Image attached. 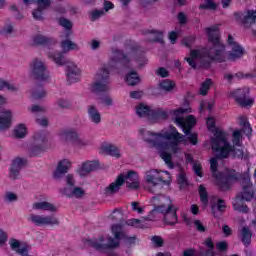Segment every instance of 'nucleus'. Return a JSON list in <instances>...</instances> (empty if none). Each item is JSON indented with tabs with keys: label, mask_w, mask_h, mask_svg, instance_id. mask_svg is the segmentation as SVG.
Listing matches in <instances>:
<instances>
[{
	"label": "nucleus",
	"mask_w": 256,
	"mask_h": 256,
	"mask_svg": "<svg viewBox=\"0 0 256 256\" xmlns=\"http://www.w3.org/2000/svg\"><path fill=\"white\" fill-rule=\"evenodd\" d=\"M212 213L214 217H219V214L222 215L227 209V205H225V200L219 199L217 204L211 205Z\"/></svg>",
	"instance_id": "obj_32"
},
{
	"label": "nucleus",
	"mask_w": 256,
	"mask_h": 256,
	"mask_svg": "<svg viewBox=\"0 0 256 256\" xmlns=\"http://www.w3.org/2000/svg\"><path fill=\"white\" fill-rule=\"evenodd\" d=\"M125 183L128 191H137V189L141 187V183L139 182V174L134 170H130L126 174L118 175L116 181L112 182L108 187L105 188L104 194L107 197L115 195V193H118Z\"/></svg>",
	"instance_id": "obj_9"
},
{
	"label": "nucleus",
	"mask_w": 256,
	"mask_h": 256,
	"mask_svg": "<svg viewBox=\"0 0 256 256\" xmlns=\"http://www.w3.org/2000/svg\"><path fill=\"white\" fill-rule=\"evenodd\" d=\"M144 221H147L145 218L143 220L139 219H129L126 221V224H128L130 227H136L137 229H144L145 225L143 224Z\"/></svg>",
	"instance_id": "obj_44"
},
{
	"label": "nucleus",
	"mask_w": 256,
	"mask_h": 256,
	"mask_svg": "<svg viewBox=\"0 0 256 256\" xmlns=\"http://www.w3.org/2000/svg\"><path fill=\"white\" fill-rule=\"evenodd\" d=\"M203 166H201V164L199 163H194L193 165V171L194 173L198 176V177H203Z\"/></svg>",
	"instance_id": "obj_59"
},
{
	"label": "nucleus",
	"mask_w": 256,
	"mask_h": 256,
	"mask_svg": "<svg viewBox=\"0 0 256 256\" xmlns=\"http://www.w3.org/2000/svg\"><path fill=\"white\" fill-rule=\"evenodd\" d=\"M60 139L65 143H74V145L78 147H87V145H89V141L81 138L77 130L73 128L62 130L60 132Z\"/></svg>",
	"instance_id": "obj_16"
},
{
	"label": "nucleus",
	"mask_w": 256,
	"mask_h": 256,
	"mask_svg": "<svg viewBox=\"0 0 256 256\" xmlns=\"http://www.w3.org/2000/svg\"><path fill=\"white\" fill-rule=\"evenodd\" d=\"M204 245L208 249L200 250L199 256H215V244L213 243V239L207 238L204 242Z\"/></svg>",
	"instance_id": "obj_30"
},
{
	"label": "nucleus",
	"mask_w": 256,
	"mask_h": 256,
	"mask_svg": "<svg viewBox=\"0 0 256 256\" xmlns=\"http://www.w3.org/2000/svg\"><path fill=\"white\" fill-rule=\"evenodd\" d=\"M241 241L245 245V247H249L251 245V237H253V232H251V229L249 227H243L241 230Z\"/></svg>",
	"instance_id": "obj_38"
},
{
	"label": "nucleus",
	"mask_w": 256,
	"mask_h": 256,
	"mask_svg": "<svg viewBox=\"0 0 256 256\" xmlns=\"http://www.w3.org/2000/svg\"><path fill=\"white\" fill-rule=\"evenodd\" d=\"M88 119L94 125H99L101 123V112L97 109L95 105H89L87 107Z\"/></svg>",
	"instance_id": "obj_24"
},
{
	"label": "nucleus",
	"mask_w": 256,
	"mask_h": 256,
	"mask_svg": "<svg viewBox=\"0 0 256 256\" xmlns=\"http://www.w3.org/2000/svg\"><path fill=\"white\" fill-rule=\"evenodd\" d=\"M98 101L100 105H103L104 107H113V97H111L109 93L100 94V96H98Z\"/></svg>",
	"instance_id": "obj_39"
},
{
	"label": "nucleus",
	"mask_w": 256,
	"mask_h": 256,
	"mask_svg": "<svg viewBox=\"0 0 256 256\" xmlns=\"http://www.w3.org/2000/svg\"><path fill=\"white\" fill-rule=\"evenodd\" d=\"M208 41L212 47L201 50H191L190 57L185 58L192 69H209L213 61L223 63L225 61V45L221 43L219 37V27H209L206 29Z\"/></svg>",
	"instance_id": "obj_3"
},
{
	"label": "nucleus",
	"mask_w": 256,
	"mask_h": 256,
	"mask_svg": "<svg viewBox=\"0 0 256 256\" xmlns=\"http://www.w3.org/2000/svg\"><path fill=\"white\" fill-rule=\"evenodd\" d=\"M239 125L242 127V133H244L246 137H251L253 134V128H251V124H249V121L245 117L241 116L239 118Z\"/></svg>",
	"instance_id": "obj_33"
},
{
	"label": "nucleus",
	"mask_w": 256,
	"mask_h": 256,
	"mask_svg": "<svg viewBox=\"0 0 256 256\" xmlns=\"http://www.w3.org/2000/svg\"><path fill=\"white\" fill-rule=\"evenodd\" d=\"M24 5H33V3H36L37 5H40V7H43L45 5H48V0H23Z\"/></svg>",
	"instance_id": "obj_50"
},
{
	"label": "nucleus",
	"mask_w": 256,
	"mask_h": 256,
	"mask_svg": "<svg viewBox=\"0 0 256 256\" xmlns=\"http://www.w3.org/2000/svg\"><path fill=\"white\" fill-rule=\"evenodd\" d=\"M205 4H201L199 9H210L211 11H215L217 9V4L213 2V0H205Z\"/></svg>",
	"instance_id": "obj_49"
},
{
	"label": "nucleus",
	"mask_w": 256,
	"mask_h": 256,
	"mask_svg": "<svg viewBox=\"0 0 256 256\" xmlns=\"http://www.w3.org/2000/svg\"><path fill=\"white\" fill-rule=\"evenodd\" d=\"M9 87V82L3 79H0V91ZM7 97L0 94V131H5L11 127V121L13 119V112L11 110H5L2 107L7 105Z\"/></svg>",
	"instance_id": "obj_10"
},
{
	"label": "nucleus",
	"mask_w": 256,
	"mask_h": 256,
	"mask_svg": "<svg viewBox=\"0 0 256 256\" xmlns=\"http://www.w3.org/2000/svg\"><path fill=\"white\" fill-rule=\"evenodd\" d=\"M136 115H138V117L148 119V121H157L159 119L165 120L169 117L167 111L162 108L151 109V106L144 103H140L136 106Z\"/></svg>",
	"instance_id": "obj_11"
},
{
	"label": "nucleus",
	"mask_w": 256,
	"mask_h": 256,
	"mask_svg": "<svg viewBox=\"0 0 256 256\" xmlns=\"http://www.w3.org/2000/svg\"><path fill=\"white\" fill-rule=\"evenodd\" d=\"M243 25H256V10H248L242 19Z\"/></svg>",
	"instance_id": "obj_37"
},
{
	"label": "nucleus",
	"mask_w": 256,
	"mask_h": 256,
	"mask_svg": "<svg viewBox=\"0 0 256 256\" xmlns=\"http://www.w3.org/2000/svg\"><path fill=\"white\" fill-rule=\"evenodd\" d=\"M235 146H231V150L230 153H232V156L234 159H249V155L245 154V151H243V148L241 146L236 145Z\"/></svg>",
	"instance_id": "obj_36"
},
{
	"label": "nucleus",
	"mask_w": 256,
	"mask_h": 256,
	"mask_svg": "<svg viewBox=\"0 0 256 256\" xmlns=\"http://www.w3.org/2000/svg\"><path fill=\"white\" fill-rule=\"evenodd\" d=\"M66 77L69 85L77 83L81 79V70L73 63L68 64L66 67Z\"/></svg>",
	"instance_id": "obj_21"
},
{
	"label": "nucleus",
	"mask_w": 256,
	"mask_h": 256,
	"mask_svg": "<svg viewBox=\"0 0 256 256\" xmlns=\"http://www.w3.org/2000/svg\"><path fill=\"white\" fill-rule=\"evenodd\" d=\"M194 226L196 227V231H198L199 233H205V231H207V227L203 225V222H201V220H195Z\"/></svg>",
	"instance_id": "obj_57"
},
{
	"label": "nucleus",
	"mask_w": 256,
	"mask_h": 256,
	"mask_svg": "<svg viewBox=\"0 0 256 256\" xmlns=\"http://www.w3.org/2000/svg\"><path fill=\"white\" fill-rule=\"evenodd\" d=\"M185 113H191V108H179L173 110L174 123H176L178 127H182L183 133L188 134L189 131H191L193 127H195L197 120L195 119V116L189 115L185 122V118H183L182 116Z\"/></svg>",
	"instance_id": "obj_12"
},
{
	"label": "nucleus",
	"mask_w": 256,
	"mask_h": 256,
	"mask_svg": "<svg viewBox=\"0 0 256 256\" xmlns=\"http://www.w3.org/2000/svg\"><path fill=\"white\" fill-rule=\"evenodd\" d=\"M105 15L104 10H94L91 12V21H97V19H101Z\"/></svg>",
	"instance_id": "obj_54"
},
{
	"label": "nucleus",
	"mask_w": 256,
	"mask_h": 256,
	"mask_svg": "<svg viewBox=\"0 0 256 256\" xmlns=\"http://www.w3.org/2000/svg\"><path fill=\"white\" fill-rule=\"evenodd\" d=\"M216 249H217L218 251H221V252L223 253V252L227 251V249H229V244H227L226 241L218 242V243L216 244Z\"/></svg>",
	"instance_id": "obj_58"
},
{
	"label": "nucleus",
	"mask_w": 256,
	"mask_h": 256,
	"mask_svg": "<svg viewBox=\"0 0 256 256\" xmlns=\"http://www.w3.org/2000/svg\"><path fill=\"white\" fill-rule=\"evenodd\" d=\"M211 149L215 152V157L210 159V169L213 177L217 179L218 186L221 191V184L227 179L229 172L236 171L235 169H226L225 172H217L219 160L227 159L231 153V144L227 141V133L216 130L214 137L211 139Z\"/></svg>",
	"instance_id": "obj_5"
},
{
	"label": "nucleus",
	"mask_w": 256,
	"mask_h": 256,
	"mask_svg": "<svg viewBox=\"0 0 256 256\" xmlns=\"http://www.w3.org/2000/svg\"><path fill=\"white\" fill-rule=\"evenodd\" d=\"M4 201L6 203H13V201H17V194L13 192H6L4 195Z\"/></svg>",
	"instance_id": "obj_52"
},
{
	"label": "nucleus",
	"mask_w": 256,
	"mask_h": 256,
	"mask_svg": "<svg viewBox=\"0 0 256 256\" xmlns=\"http://www.w3.org/2000/svg\"><path fill=\"white\" fill-rule=\"evenodd\" d=\"M33 42L35 45H42L43 47H51L57 44V40L49 36H44L42 34H37L33 37Z\"/></svg>",
	"instance_id": "obj_22"
},
{
	"label": "nucleus",
	"mask_w": 256,
	"mask_h": 256,
	"mask_svg": "<svg viewBox=\"0 0 256 256\" xmlns=\"http://www.w3.org/2000/svg\"><path fill=\"white\" fill-rule=\"evenodd\" d=\"M139 55V48L132 46L130 50L124 52L123 50L113 51V55L107 64V67L96 74L95 81L91 86L92 93L101 96L111 91V81L109 80V73L111 69H117L118 71H125L131 69V58Z\"/></svg>",
	"instance_id": "obj_2"
},
{
	"label": "nucleus",
	"mask_w": 256,
	"mask_h": 256,
	"mask_svg": "<svg viewBox=\"0 0 256 256\" xmlns=\"http://www.w3.org/2000/svg\"><path fill=\"white\" fill-rule=\"evenodd\" d=\"M110 219L114 222L120 223L123 226L125 220H123V213L115 209L110 215Z\"/></svg>",
	"instance_id": "obj_46"
},
{
	"label": "nucleus",
	"mask_w": 256,
	"mask_h": 256,
	"mask_svg": "<svg viewBox=\"0 0 256 256\" xmlns=\"http://www.w3.org/2000/svg\"><path fill=\"white\" fill-rule=\"evenodd\" d=\"M232 181H239L242 187V192L236 196L233 202L234 211H238V213H249V207L243 204V201H251L255 195L249 172L239 173L234 170L228 172L227 178L220 184L221 191H229Z\"/></svg>",
	"instance_id": "obj_4"
},
{
	"label": "nucleus",
	"mask_w": 256,
	"mask_h": 256,
	"mask_svg": "<svg viewBox=\"0 0 256 256\" xmlns=\"http://www.w3.org/2000/svg\"><path fill=\"white\" fill-rule=\"evenodd\" d=\"M69 169H71V161L68 159L60 160L53 172V179L66 183L67 187L61 189L60 193H63V195L69 198L75 197L76 199H81L85 195V190L81 187H75V177L73 174H67L69 173Z\"/></svg>",
	"instance_id": "obj_8"
},
{
	"label": "nucleus",
	"mask_w": 256,
	"mask_h": 256,
	"mask_svg": "<svg viewBox=\"0 0 256 256\" xmlns=\"http://www.w3.org/2000/svg\"><path fill=\"white\" fill-rule=\"evenodd\" d=\"M97 169H99V161H97V160L86 161V162L82 163L81 167H79L76 170V173L80 177H87V175H89V173H91L93 171H97Z\"/></svg>",
	"instance_id": "obj_20"
},
{
	"label": "nucleus",
	"mask_w": 256,
	"mask_h": 256,
	"mask_svg": "<svg viewBox=\"0 0 256 256\" xmlns=\"http://www.w3.org/2000/svg\"><path fill=\"white\" fill-rule=\"evenodd\" d=\"M171 131L155 133L147 131L145 128L140 129L143 141L148 143L151 149H156L160 153L161 159L168 165L169 169H173L175 164L171 153H179V143H186L185 135L179 133L175 126H170ZM168 151H171L169 153Z\"/></svg>",
	"instance_id": "obj_1"
},
{
	"label": "nucleus",
	"mask_w": 256,
	"mask_h": 256,
	"mask_svg": "<svg viewBox=\"0 0 256 256\" xmlns=\"http://www.w3.org/2000/svg\"><path fill=\"white\" fill-rule=\"evenodd\" d=\"M29 223H32V225H35L36 227H45V226H51L53 225H60L61 222H59V218L55 216H45V215H39L35 213H31L28 216Z\"/></svg>",
	"instance_id": "obj_17"
},
{
	"label": "nucleus",
	"mask_w": 256,
	"mask_h": 256,
	"mask_svg": "<svg viewBox=\"0 0 256 256\" xmlns=\"http://www.w3.org/2000/svg\"><path fill=\"white\" fill-rule=\"evenodd\" d=\"M31 67V77L36 81H48L49 70H47V65L45 62L34 59L30 65Z\"/></svg>",
	"instance_id": "obj_15"
},
{
	"label": "nucleus",
	"mask_w": 256,
	"mask_h": 256,
	"mask_svg": "<svg viewBox=\"0 0 256 256\" xmlns=\"http://www.w3.org/2000/svg\"><path fill=\"white\" fill-rule=\"evenodd\" d=\"M60 46L63 53H69V51H79V45L69 39L62 40Z\"/></svg>",
	"instance_id": "obj_31"
},
{
	"label": "nucleus",
	"mask_w": 256,
	"mask_h": 256,
	"mask_svg": "<svg viewBox=\"0 0 256 256\" xmlns=\"http://www.w3.org/2000/svg\"><path fill=\"white\" fill-rule=\"evenodd\" d=\"M26 135L27 127L25 126V124H19L18 126H16V128L14 129V137H16V139H24Z\"/></svg>",
	"instance_id": "obj_40"
},
{
	"label": "nucleus",
	"mask_w": 256,
	"mask_h": 256,
	"mask_svg": "<svg viewBox=\"0 0 256 256\" xmlns=\"http://www.w3.org/2000/svg\"><path fill=\"white\" fill-rule=\"evenodd\" d=\"M193 43H195V36H187L182 39V44L188 49H191V45H193Z\"/></svg>",
	"instance_id": "obj_51"
},
{
	"label": "nucleus",
	"mask_w": 256,
	"mask_h": 256,
	"mask_svg": "<svg viewBox=\"0 0 256 256\" xmlns=\"http://www.w3.org/2000/svg\"><path fill=\"white\" fill-rule=\"evenodd\" d=\"M184 134L186 135V137H185L186 142H182V143H184V145H187V141H190L191 145H197V143H198L197 133L188 131V133H184Z\"/></svg>",
	"instance_id": "obj_45"
},
{
	"label": "nucleus",
	"mask_w": 256,
	"mask_h": 256,
	"mask_svg": "<svg viewBox=\"0 0 256 256\" xmlns=\"http://www.w3.org/2000/svg\"><path fill=\"white\" fill-rule=\"evenodd\" d=\"M232 137H233L234 145H239V143L241 142V131L239 130L234 131L232 134Z\"/></svg>",
	"instance_id": "obj_62"
},
{
	"label": "nucleus",
	"mask_w": 256,
	"mask_h": 256,
	"mask_svg": "<svg viewBox=\"0 0 256 256\" xmlns=\"http://www.w3.org/2000/svg\"><path fill=\"white\" fill-rule=\"evenodd\" d=\"M25 165H27V159H25V158H15L12 161V164H11L10 168L21 172V169H23V167H25Z\"/></svg>",
	"instance_id": "obj_41"
},
{
	"label": "nucleus",
	"mask_w": 256,
	"mask_h": 256,
	"mask_svg": "<svg viewBox=\"0 0 256 256\" xmlns=\"http://www.w3.org/2000/svg\"><path fill=\"white\" fill-rule=\"evenodd\" d=\"M51 6V0H48V4L46 5H38L37 9H35L32 12V16L36 21H43V12L46 11V9H49V7Z\"/></svg>",
	"instance_id": "obj_34"
},
{
	"label": "nucleus",
	"mask_w": 256,
	"mask_h": 256,
	"mask_svg": "<svg viewBox=\"0 0 256 256\" xmlns=\"http://www.w3.org/2000/svg\"><path fill=\"white\" fill-rule=\"evenodd\" d=\"M228 45L232 47V51L229 53L230 61H236V59H241L245 55V50L239 43L235 42V39L231 34L228 35Z\"/></svg>",
	"instance_id": "obj_19"
},
{
	"label": "nucleus",
	"mask_w": 256,
	"mask_h": 256,
	"mask_svg": "<svg viewBox=\"0 0 256 256\" xmlns=\"http://www.w3.org/2000/svg\"><path fill=\"white\" fill-rule=\"evenodd\" d=\"M58 23L60 25V27H64V29L71 31V29L73 28V24L70 22L69 19L67 18H59Z\"/></svg>",
	"instance_id": "obj_47"
},
{
	"label": "nucleus",
	"mask_w": 256,
	"mask_h": 256,
	"mask_svg": "<svg viewBox=\"0 0 256 256\" xmlns=\"http://www.w3.org/2000/svg\"><path fill=\"white\" fill-rule=\"evenodd\" d=\"M213 81L211 80V78H207L202 84L201 87L199 89V95H207V93L209 92V89H211V85H212Z\"/></svg>",
	"instance_id": "obj_43"
},
{
	"label": "nucleus",
	"mask_w": 256,
	"mask_h": 256,
	"mask_svg": "<svg viewBox=\"0 0 256 256\" xmlns=\"http://www.w3.org/2000/svg\"><path fill=\"white\" fill-rule=\"evenodd\" d=\"M198 193L200 195V201L203 205L209 204V194L207 193V189L202 184L198 188Z\"/></svg>",
	"instance_id": "obj_42"
},
{
	"label": "nucleus",
	"mask_w": 256,
	"mask_h": 256,
	"mask_svg": "<svg viewBox=\"0 0 256 256\" xmlns=\"http://www.w3.org/2000/svg\"><path fill=\"white\" fill-rule=\"evenodd\" d=\"M112 234L114 236L107 237V243H105V237L100 236L98 238L87 239L85 244L94 251H98L99 253H108V251H113L115 249H119L121 243L119 241H123L125 245L131 247V245H135V240L137 239L135 236L129 237L125 232H123V226L121 224L112 225Z\"/></svg>",
	"instance_id": "obj_6"
},
{
	"label": "nucleus",
	"mask_w": 256,
	"mask_h": 256,
	"mask_svg": "<svg viewBox=\"0 0 256 256\" xmlns=\"http://www.w3.org/2000/svg\"><path fill=\"white\" fill-rule=\"evenodd\" d=\"M125 81L130 87H135L141 83V78L137 71H130L126 74Z\"/></svg>",
	"instance_id": "obj_29"
},
{
	"label": "nucleus",
	"mask_w": 256,
	"mask_h": 256,
	"mask_svg": "<svg viewBox=\"0 0 256 256\" xmlns=\"http://www.w3.org/2000/svg\"><path fill=\"white\" fill-rule=\"evenodd\" d=\"M10 179L12 181H17V179H21V172L19 170H15L14 168H10Z\"/></svg>",
	"instance_id": "obj_56"
},
{
	"label": "nucleus",
	"mask_w": 256,
	"mask_h": 256,
	"mask_svg": "<svg viewBox=\"0 0 256 256\" xmlns=\"http://www.w3.org/2000/svg\"><path fill=\"white\" fill-rule=\"evenodd\" d=\"M47 135V131H39L34 134V142L28 150L29 157H39L47 151Z\"/></svg>",
	"instance_id": "obj_13"
},
{
	"label": "nucleus",
	"mask_w": 256,
	"mask_h": 256,
	"mask_svg": "<svg viewBox=\"0 0 256 256\" xmlns=\"http://www.w3.org/2000/svg\"><path fill=\"white\" fill-rule=\"evenodd\" d=\"M136 63H138V69H143L147 65V58L140 54L136 57Z\"/></svg>",
	"instance_id": "obj_55"
},
{
	"label": "nucleus",
	"mask_w": 256,
	"mask_h": 256,
	"mask_svg": "<svg viewBox=\"0 0 256 256\" xmlns=\"http://www.w3.org/2000/svg\"><path fill=\"white\" fill-rule=\"evenodd\" d=\"M36 123L40 125V127H49V120L45 117L37 118Z\"/></svg>",
	"instance_id": "obj_63"
},
{
	"label": "nucleus",
	"mask_w": 256,
	"mask_h": 256,
	"mask_svg": "<svg viewBox=\"0 0 256 256\" xmlns=\"http://www.w3.org/2000/svg\"><path fill=\"white\" fill-rule=\"evenodd\" d=\"M65 52H50L48 54L49 59L55 62L58 67H63L65 65H69V59L64 56Z\"/></svg>",
	"instance_id": "obj_23"
},
{
	"label": "nucleus",
	"mask_w": 256,
	"mask_h": 256,
	"mask_svg": "<svg viewBox=\"0 0 256 256\" xmlns=\"http://www.w3.org/2000/svg\"><path fill=\"white\" fill-rule=\"evenodd\" d=\"M175 89V82L166 79L158 84V88L155 89V93L161 94L163 93H171Z\"/></svg>",
	"instance_id": "obj_26"
},
{
	"label": "nucleus",
	"mask_w": 256,
	"mask_h": 256,
	"mask_svg": "<svg viewBox=\"0 0 256 256\" xmlns=\"http://www.w3.org/2000/svg\"><path fill=\"white\" fill-rule=\"evenodd\" d=\"M142 35H150V37L148 38V41H150L151 43H161L163 45V43H165V41L163 40V32L158 31V30H144L142 31Z\"/></svg>",
	"instance_id": "obj_25"
},
{
	"label": "nucleus",
	"mask_w": 256,
	"mask_h": 256,
	"mask_svg": "<svg viewBox=\"0 0 256 256\" xmlns=\"http://www.w3.org/2000/svg\"><path fill=\"white\" fill-rule=\"evenodd\" d=\"M249 87H244L235 90L231 93L232 97H234L236 103L240 105V107H252V105L255 103V99L249 98L250 93Z\"/></svg>",
	"instance_id": "obj_18"
},
{
	"label": "nucleus",
	"mask_w": 256,
	"mask_h": 256,
	"mask_svg": "<svg viewBox=\"0 0 256 256\" xmlns=\"http://www.w3.org/2000/svg\"><path fill=\"white\" fill-rule=\"evenodd\" d=\"M151 205L154 207L149 215L145 217L146 221H154L157 214L164 215V223L166 225H177L179 217L177 216V208L173 207V202L168 196L158 194L151 198Z\"/></svg>",
	"instance_id": "obj_7"
},
{
	"label": "nucleus",
	"mask_w": 256,
	"mask_h": 256,
	"mask_svg": "<svg viewBox=\"0 0 256 256\" xmlns=\"http://www.w3.org/2000/svg\"><path fill=\"white\" fill-rule=\"evenodd\" d=\"M145 181L150 185V193H159V191L163 189V185L167 183V181L163 180V177H161L157 170H150L146 172Z\"/></svg>",
	"instance_id": "obj_14"
},
{
	"label": "nucleus",
	"mask_w": 256,
	"mask_h": 256,
	"mask_svg": "<svg viewBox=\"0 0 256 256\" xmlns=\"http://www.w3.org/2000/svg\"><path fill=\"white\" fill-rule=\"evenodd\" d=\"M102 153L105 155H110V157H116L119 159L121 157V153L119 152V148L113 144H104L102 145Z\"/></svg>",
	"instance_id": "obj_28"
},
{
	"label": "nucleus",
	"mask_w": 256,
	"mask_h": 256,
	"mask_svg": "<svg viewBox=\"0 0 256 256\" xmlns=\"http://www.w3.org/2000/svg\"><path fill=\"white\" fill-rule=\"evenodd\" d=\"M58 107H61V109H69L71 107V103L66 99H60L57 101Z\"/></svg>",
	"instance_id": "obj_61"
},
{
	"label": "nucleus",
	"mask_w": 256,
	"mask_h": 256,
	"mask_svg": "<svg viewBox=\"0 0 256 256\" xmlns=\"http://www.w3.org/2000/svg\"><path fill=\"white\" fill-rule=\"evenodd\" d=\"M151 241L155 247H163V245H165V240H163L161 236H153Z\"/></svg>",
	"instance_id": "obj_53"
},
{
	"label": "nucleus",
	"mask_w": 256,
	"mask_h": 256,
	"mask_svg": "<svg viewBox=\"0 0 256 256\" xmlns=\"http://www.w3.org/2000/svg\"><path fill=\"white\" fill-rule=\"evenodd\" d=\"M31 97L32 99H44V97H47V91L43 88V85L39 84L38 86L34 87L31 91Z\"/></svg>",
	"instance_id": "obj_35"
},
{
	"label": "nucleus",
	"mask_w": 256,
	"mask_h": 256,
	"mask_svg": "<svg viewBox=\"0 0 256 256\" xmlns=\"http://www.w3.org/2000/svg\"><path fill=\"white\" fill-rule=\"evenodd\" d=\"M156 75H158V77H169V71H167V68L165 67H160L156 70Z\"/></svg>",
	"instance_id": "obj_60"
},
{
	"label": "nucleus",
	"mask_w": 256,
	"mask_h": 256,
	"mask_svg": "<svg viewBox=\"0 0 256 256\" xmlns=\"http://www.w3.org/2000/svg\"><path fill=\"white\" fill-rule=\"evenodd\" d=\"M11 33H13V25L11 24L5 26L1 31V35H11Z\"/></svg>",
	"instance_id": "obj_64"
},
{
	"label": "nucleus",
	"mask_w": 256,
	"mask_h": 256,
	"mask_svg": "<svg viewBox=\"0 0 256 256\" xmlns=\"http://www.w3.org/2000/svg\"><path fill=\"white\" fill-rule=\"evenodd\" d=\"M178 185H180V189H183V187H187L189 185V182L187 181V176L185 175V172H180L178 178Z\"/></svg>",
	"instance_id": "obj_48"
},
{
	"label": "nucleus",
	"mask_w": 256,
	"mask_h": 256,
	"mask_svg": "<svg viewBox=\"0 0 256 256\" xmlns=\"http://www.w3.org/2000/svg\"><path fill=\"white\" fill-rule=\"evenodd\" d=\"M32 209L35 211H50L51 213H57V208L47 201L34 203Z\"/></svg>",
	"instance_id": "obj_27"
}]
</instances>
